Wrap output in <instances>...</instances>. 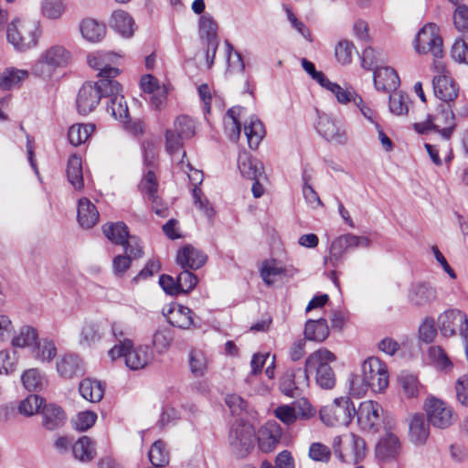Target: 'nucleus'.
Masks as SVG:
<instances>
[{"mask_svg": "<svg viewBox=\"0 0 468 468\" xmlns=\"http://www.w3.org/2000/svg\"><path fill=\"white\" fill-rule=\"evenodd\" d=\"M244 133L247 137L250 148L256 149L265 134L262 122L252 116L248 124L244 125Z\"/></svg>", "mask_w": 468, "mask_h": 468, "instance_id": "35", "label": "nucleus"}, {"mask_svg": "<svg viewBox=\"0 0 468 468\" xmlns=\"http://www.w3.org/2000/svg\"><path fill=\"white\" fill-rule=\"evenodd\" d=\"M434 68L438 73L432 79L435 97L441 101L454 102L459 95L457 82L450 76L441 61L434 60Z\"/></svg>", "mask_w": 468, "mask_h": 468, "instance_id": "9", "label": "nucleus"}, {"mask_svg": "<svg viewBox=\"0 0 468 468\" xmlns=\"http://www.w3.org/2000/svg\"><path fill=\"white\" fill-rule=\"evenodd\" d=\"M94 129L95 125L91 123L74 124L70 126L68 132V138L69 143L74 146H78L85 143Z\"/></svg>", "mask_w": 468, "mask_h": 468, "instance_id": "43", "label": "nucleus"}, {"mask_svg": "<svg viewBox=\"0 0 468 468\" xmlns=\"http://www.w3.org/2000/svg\"><path fill=\"white\" fill-rule=\"evenodd\" d=\"M172 130L181 137L190 139L195 135L196 126L193 119L186 115H181L176 119Z\"/></svg>", "mask_w": 468, "mask_h": 468, "instance_id": "50", "label": "nucleus"}, {"mask_svg": "<svg viewBox=\"0 0 468 468\" xmlns=\"http://www.w3.org/2000/svg\"><path fill=\"white\" fill-rule=\"evenodd\" d=\"M102 57V54L100 53L96 55H90L88 56V64L90 68L100 71L98 76L101 79L113 80L119 75L120 69L105 64Z\"/></svg>", "mask_w": 468, "mask_h": 468, "instance_id": "39", "label": "nucleus"}, {"mask_svg": "<svg viewBox=\"0 0 468 468\" xmlns=\"http://www.w3.org/2000/svg\"><path fill=\"white\" fill-rule=\"evenodd\" d=\"M237 162L238 168L243 177L256 179L264 176L263 164L257 158L252 157L250 153L240 152Z\"/></svg>", "mask_w": 468, "mask_h": 468, "instance_id": "22", "label": "nucleus"}, {"mask_svg": "<svg viewBox=\"0 0 468 468\" xmlns=\"http://www.w3.org/2000/svg\"><path fill=\"white\" fill-rule=\"evenodd\" d=\"M167 322L174 327L180 329H189L194 325L192 311L184 305L175 304L169 307L165 313L163 311Z\"/></svg>", "mask_w": 468, "mask_h": 468, "instance_id": "23", "label": "nucleus"}, {"mask_svg": "<svg viewBox=\"0 0 468 468\" xmlns=\"http://www.w3.org/2000/svg\"><path fill=\"white\" fill-rule=\"evenodd\" d=\"M77 218L82 228L90 229L99 221V212L94 204L88 198L82 197L78 203Z\"/></svg>", "mask_w": 468, "mask_h": 468, "instance_id": "26", "label": "nucleus"}, {"mask_svg": "<svg viewBox=\"0 0 468 468\" xmlns=\"http://www.w3.org/2000/svg\"><path fill=\"white\" fill-rule=\"evenodd\" d=\"M82 37L90 42L100 41L105 34V26L94 19H84L80 25Z\"/></svg>", "mask_w": 468, "mask_h": 468, "instance_id": "38", "label": "nucleus"}, {"mask_svg": "<svg viewBox=\"0 0 468 468\" xmlns=\"http://www.w3.org/2000/svg\"><path fill=\"white\" fill-rule=\"evenodd\" d=\"M309 457L315 462L327 463L331 457V450L321 442H313L309 448Z\"/></svg>", "mask_w": 468, "mask_h": 468, "instance_id": "60", "label": "nucleus"}, {"mask_svg": "<svg viewBox=\"0 0 468 468\" xmlns=\"http://www.w3.org/2000/svg\"><path fill=\"white\" fill-rule=\"evenodd\" d=\"M148 457L151 463L156 468H162L169 463V452L162 441H156L151 447Z\"/></svg>", "mask_w": 468, "mask_h": 468, "instance_id": "44", "label": "nucleus"}, {"mask_svg": "<svg viewBox=\"0 0 468 468\" xmlns=\"http://www.w3.org/2000/svg\"><path fill=\"white\" fill-rule=\"evenodd\" d=\"M140 186L142 188V192L147 197L148 200L153 203L157 201L158 196L156 193L158 189V183L154 168H148L141 181Z\"/></svg>", "mask_w": 468, "mask_h": 468, "instance_id": "46", "label": "nucleus"}, {"mask_svg": "<svg viewBox=\"0 0 468 468\" xmlns=\"http://www.w3.org/2000/svg\"><path fill=\"white\" fill-rule=\"evenodd\" d=\"M112 334L117 342L109 351L108 355L112 361L122 356L125 351L133 347V340L131 338L132 332L130 328L121 322L112 324Z\"/></svg>", "mask_w": 468, "mask_h": 468, "instance_id": "16", "label": "nucleus"}, {"mask_svg": "<svg viewBox=\"0 0 468 468\" xmlns=\"http://www.w3.org/2000/svg\"><path fill=\"white\" fill-rule=\"evenodd\" d=\"M43 402L44 399L41 397L36 394H31L20 402L18 410L21 414L32 416L40 409L42 410Z\"/></svg>", "mask_w": 468, "mask_h": 468, "instance_id": "54", "label": "nucleus"}, {"mask_svg": "<svg viewBox=\"0 0 468 468\" xmlns=\"http://www.w3.org/2000/svg\"><path fill=\"white\" fill-rule=\"evenodd\" d=\"M28 76L27 70L7 68L0 74V89L10 90L20 85Z\"/></svg>", "mask_w": 468, "mask_h": 468, "instance_id": "33", "label": "nucleus"}, {"mask_svg": "<svg viewBox=\"0 0 468 468\" xmlns=\"http://www.w3.org/2000/svg\"><path fill=\"white\" fill-rule=\"evenodd\" d=\"M329 335V327L324 318L309 319L305 323L304 338L310 341L323 342Z\"/></svg>", "mask_w": 468, "mask_h": 468, "instance_id": "28", "label": "nucleus"}, {"mask_svg": "<svg viewBox=\"0 0 468 468\" xmlns=\"http://www.w3.org/2000/svg\"><path fill=\"white\" fill-rule=\"evenodd\" d=\"M189 367L195 377H202L207 372V357L201 351L193 350L189 354Z\"/></svg>", "mask_w": 468, "mask_h": 468, "instance_id": "53", "label": "nucleus"}, {"mask_svg": "<svg viewBox=\"0 0 468 468\" xmlns=\"http://www.w3.org/2000/svg\"><path fill=\"white\" fill-rule=\"evenodd\" d=\"M438 327L445 337L455 335L457 331L462 335V330H468V317L461 310L449 309L439 315Z\"/></svg>", "mask_w": 468, "mask_h": 468, "instance_id": "12", "label": "nucleus"}, {"mask_svg": "<svg viewBox=\"0 0 468 468\" xmlns=\"http://www.w3.org/2000/svg\"><path fill=\"white\" fill-rule=\"evenodd\" d=\"M125 365L132 370L142 369L146 367L154 358L153 351L148 346H139L124 352Z\"/></svg>", "mask_w": 468, "mask_h": 468, "instance_id": "21", "label": "nucleus"}, {"mask_svg": "<svg viewBox=\"0 0 468 468\" xmlns=\"http://www.w3.org/2000/svg\"><path fill=\"white\" fill-rule=\"evenodd\" d=\"M41 415L42 424L48 431L62 427L66 421V415L62 408L53 403L44 405Z\"/></svg>", "mask_w": 468, "mask_h": 468, "instance_id": "25", "label": "nucleus"}, {"mask_svg": "<svg viewBox=\"0 0 468 468\" xmlns=\"http://www.w3.org/2000/svg\"><path fill=\"white\" fill-rule=\"evenodd\" d=\"M451 55L455 61L468 65V44L463 38L456 39Z\"/></svg>", "mask_w": 468, "mask_h": 468, "instance_id": "63", "label": "nucleus"}, {"mask_svg": "<svg viewBox=\"0 0 468 468\" xmlns=\"http://www.w3.org/2000/svg\"><path fill=\"white\" fill-rule=\"evenodd\" d=\"M317 133L328 142L344 144L347 141L346 133L337 122L325 113H318V122L315 125Z\"/></svg>", "mask_w": 468, "mask_h": 468, "instance_id": "17", "label": "nucleus"}, {"mask_svg": "<svg viewBox=\"0 0 468 468\" xmlns=\"http://www.w3.org/2000/svg\"><path fill=\"white\" fill-rule=\"evenodd\" d=\"M58 375L65 379L80 378L85 373L81 358L75 354H66L60 356L56 363Z\"/></svg>", "mask_w": 468, "mask_h": 468, "instance_id": "18", "label": "nucleus"}, {"mask_svg": "<svg viewBox=\"0 0 468 468\" xmlns=\"http://www.w3.org/2000/svg\"><path fill=\"white\" fill-rule=\"evenodd\" d=\"M455 391L459 403L468 407V375H463L457 379Z\"/></svg>", "mask_w": 468, "mask_h": 468, "instance_id": "64", "label": "nucleus"}, {"mask_svg": "<svg viewBox=\"0 0 468 468\" xmlns=\"http://www.w3.org/2000/svg\"><path fill=\"white\" fill-rule=\"evenodd\" d=\"M21 381L28 391H35L40 388L44 383V378L37 368L26 370L21 376Z\"/></svg>", "mask_w": 468, "mask_h": 468, "instance_id": "52", "label": "nucleus"}, {"mask_svg": "<svg viewBox=\"0 0 468 468\" xmlns=\"http://www.w3.org/2000/svg\"><path fill=\"white\" fill-rule=\"evenodd\" d=\"M174 335L170 328L157 329L153 335V346L159 354L165 353L171 346Z\"/></svg>", "mask_w": 468, "mask_h": 468, "instance_id": "49", "label": "nucleus"}, {"mask_svg": "<svg viewBox=\"0 0 468 468\" xmlns=\"http://www.w3.org/2000/svg\"><path fill=\"white\" fill-rule=\"evenodd\" d=\"M241 110L242 108L239 106L229 109L224 119L225 131L232 142H237L240 136L241 123L239 115Z\"/></svg>", "mask_w": 468, "mask_h": 468, "instance_id": "31", "label": "nucleus"}, {"mask_svg": "<svg viewBox=\"0 0 468 468\" xmlns=\"http://www.w3.org/2000/svg\"><path fill=\"white\" fill-rule=\"evenodd\" d=\"M63 11L64 5L61 0H43L42 2V13L48 18H58Z\"/></svg>", "mask_w": 468, "mask_h": 468, "instance_id": "61", "label": "nucleus"}, {"mask_svg": "<svg viewBox=\"0 0 468 468\" xmlns=\"http://www.w3.org/2000/svg\"><path fill=\"white\" fill-rule=\"evenodd\" d=\"M379 404L372 400L361 402L355 416L363 431L376 432L380 421Z\"/></svg>", "mask_w": 468, "mask_h": 468, "instance_id": "15", "label": "nucleus"}, {"mask_svg": "<svg viewBox=\"0 0 468 468\" xmlns=\"http://www.w3.org/2000/svg\"><path fill=\"white\" fill-rule=\"evenodd\" d=\"M335 359V354L325 348L311 353L306 358L308 369H313L315 382L323 389H332L335 385V374L330 366Z\"/></svg>", "mask_w": 468, "mask_h": 468, "instance_id": "2", "label": "nucleus"}, {"mask_svg": "<svg viewBox=\"0 0 468 468\" xmlns=\"http://www.w3.org/2000/svg\"><path fill=\"white\" fill-rule=\"evenodd\" d=\"M409 303L418 308L431 305L437 300V290L429 282H412L408 290Z\"/></svg>", "mask_w": 468, "mask_h": 468, "instance_id": "14", "label": "nucleus"}, {"mask_svg": "<svg viewBox=\"0 0 468 468\" xmlns=\"http://www.w3.org/2000/svg\"><path fill=\"white\" fill-rule=\"evenodd\" d=\"M427 420L438 429H446L453 422L452 409L444 401L435 397L427 398L424 403Z\"/></svg>", "mask_w": 468, "mask_h": 468, "instance_id": "10", "label": "nucleus"}, {"mask_svg": "<svg viewBox=\"0 0 468 468\" xmlns=\"http://www.w3.org/2000/svg\"><path fill=\"white\" fill-rule=\"evenodd\" d=\"M122 90L121 84L109 79H100L98 82L84 83L79 90L76 104L78 112L81 115H87L91 112L98 105L102 97L112 94Z\"/></svg>", "mask_w": 468, "mask_h": 468, "instance_id": "1", "label": "nucleus"}, {"mask_svg": "<svg viewBox=\"0 0 468 468\" xmlns=\"http://www.w3.org/2000/svg\"><path fill=\"white\" fill-rule=\"evenodd\" d=\"M69 59L70 53L64 47L52 46L39 56L32 68V72L42 79L50 78L56 69L66 67Z\"/></svg>", "mask_w": 468, "mask_h": 468, "instance_id": "5", "label": "nucleus"}, {"mask_svg": "<svg viewBox=\"0 0 468 468\" xmlns=\"http://www.w3.org/2000/svg\"><path fill=\"white\" fill-rule=\"evenodd\" d=\"M280 390L282 394L290 398H295L300 395L295 382V369L288 368L280 379Z\"/></svg>", "mask_w": 468, "mask_h": 468, "instance_id": "48", "label": "nucleus"}, {"mask_svg": "<svg viewBox=\"0 0 468 468\" xmlns=\"http://www.w3.org/2000/svg\"><path fill=\"white\" fill-rule=\"evenodd\" d=\"M120 90L108 94L107 97L110 98L106 111L111 113V115L121 122H126L129 118V110L127 103L124 100V97L120 94Z\"/></svg>", "mask_w": 468, "mask_h": 468, "instance_id": "29", "label": "nucleus"}, {"mask_svg": "<svg viewBox=\"0 0 468 468\" xmlns=\"http://www.w3.org/2000/svg\"><path fill=\"white\" fill-rule=\"evenodd\" d=\"M199 35L206 42L219 40L218 24L208 13L203 14L199 18Z\"/></svg>", "mask_w": 468, "mask_h": 468, "instance_id": "42", "label": "nucleus"}, {"mask_svg": "<svg viewBox=\"0 0 468 468\" xmlns=\"http://www.w3.org/2000/svg\"><path fill=\"white\" fill-rule=\"evenodd\" d=\"M36 32V25L16 19L7 27V40L16 50L24 52L37 45Z\"/></svg>", "mask_w": 468, "mask_h": 468, "instance_id": "8", "label": "nucleus"}, {"mask_svg": "<svg viewBox=\"0 0 468 468\" xmlns=\"http://www.w3.org/2000/svg\"><path fill=\"white\" fill-rule=\"evenodd\" d=\"M112 27L124 37H131L133 33V20L128 13L115 11L112 16Z\"/></svg>", "mask_w": 468, "mask_h": 468, "instance_id": "40", "label": "nucleus"}, {"mask_svg": "<svg viewBox=\"0 0 468 468\" xmlns=\"http://www.w3.org/2000/svg\"><path fill=\"white\" fill-rule=\"evenodd\" d=\"M79 391L86 400L90 402L101 401L104 394L101 383L89 378H85L80 383Z\"/></svg>", "mask_w": 468, "mask_h": 468, "instance_id": "36", "label": "nucleus"}, {"mask_svg": "<svg viewBox=\"0 0 468 468\" xmlns=\"http://www.w3.org/2000/svg\"><path fill=\"white\" fill-rule=\"evenodd\" d=\"M453 104L454 102L441 101L436 107V112L429 114L433 122L439 125L438 133L446 141L450 140L456 128Z\"/></svg>", "mask_w": 468, "mask_h": 468, "instance_id": "13", "label": "nucleus"}, {"mask_svg": "<svg viewBox=\"0 0 468 468\" xmlns=\"http://www.w3.org/2000/svg\"><path fill=\"white\" fill-rule=\"evenodd\" d=\"M430 424L425 416L416 413L409 419V438L415 445H424L430 435Z\"/></svg>", "mask_w": 468, "mask_h": 468, "instance_id": "19", "label": "nucleus"}, {"mask_svg": "<svg viewBox=\"0 0 468 468\" xmlns=\"http://www.w3.org/2000/svg\"><path fill=\"white\" fill-rule=\"evenodd\" d=\"M361 371L367 383L371 384V390L382 392L388 385V373L386 365L378 357L371 356L366 359Z\"/></svg>", "mask_w": 468, "mask_h": 468, "instance_id": "11", "label": "nucleus"}, {"mask_svg": "<svg viewBox=\"0 0 468 468\" xmlns=\"http://www.w3.org/2000/svg\"><path fill=\"white\" fill-rule=\"evenodd\" d=\"M38 340V334L36 328L30 325H24L20 328L17 335L12 339V346L15 347H31Z\"/></svg>", "mask_w": 468, "mask_h": 468, "instance_id": "41", "label": "nucleus"}, {"mask_svg": "<svg viewBox=\"0 0 468 468\" xmlns=\"http://www.w3.org/2000/svg\"><path fill=\"white\" fill-rule=\"evenodd\" d=\"M207 260V255L192 245L184 246L178 250L176 256V262L186 270H197L206 263Z\"/></svg>", "mask_w": 468, "mask_h": 468, "instance_id": "20", "label": "nucleus"}, {"mask_svg": "<svg viewBox=\"0 0 468 468\" xmlns=\"http://www.w3.org/2000/svg\"><path fill=\"white\" fill-rule=\"evenodd\" d=\"M348 250L344 235L336 238L330 247V262L335 266L341 260L343 254Z\"/></svg>", "mask_w": 468, "mask_h": 468, "instance_id": "59", "label": "nucleus"}, {"mask_svg": "<svg viewBox=\"0 0 468 468\" xmlns=\"http://www.w3.org/2000/svg\"><path fill=\"white\" fill-rule=\"evenodd\" d=\"M413 44L416 52L419 54L431 52L435 58V60L443 56V41L436 24L429 23L420 28Z\"/></svg>", "mask_w": 468, "mask_h": 468, "instance_id": "7", "label": "nucleus"}, {"mask_svg": "<svg viewBox=\"0 0 468 468\" xmlns=\"http://www.w3.org/2000/svg\"><path fill=\"white\" fill-rule=\"evenodd\" d=\"M186 138L181 137L172 129L165 132V149L166 152L175 159L183 147V141Z\"/></svg>", "mask_w": 468, "mask_h": 468, "instance_id": "56", "label": "nucleus"}, {"mask_svg": "<svg viewBox=\"0 0 468 468\" xmlns=\"http://www.w3.org/2000/svg\"><path fill=\"white\" fill-rule=\"evenodd\" d=\"M453 24L458 31L468 32V5H457L453 14Z\"/></svg>", "mask_w": 468, "mask_h": 468, "instance_id": "62", "label": "nucleus"}, {"mask_svg": "<svg viewBox=\"0 0 468 468\" xmlns=\"http://www.w3.org/2000/svg\"><path fill=\"white\" fill-rule=\"evenodd\" d=\"M400 450V442L397 435L388 432L377 444L376 454L380 460L395 458Z\"/></svg>", "mask_w": 468, "mask_h": 468, "instance_id": "27", "label": "nucleus"}, {"mask_svg": "<svg viewBox=\"0 0 468 468\" xmlns=\"http://www.w3.org/2000/svg\"><path fill=\"white\" fill-rule=\"evenodd\" d=\"M32 356L41 362H50L57 355V348L52 340L38 339L31 349Z\"/></svg>", "mask_w": 468, "mask_h": 468, "instance_id": "34", "label": "nucleus"}, {"mask_svg": "<svg viewBox=\"0 0 468 468\" xmlns=\"http://www.w3.org/2000/svg\"><path fill=\"white\" fill-rule=\"evenodd\" d=\"M355 46L348 40L340 41L335 49V58L343 65L349 64L352 61Z\"/></svg>", "mask_w": 468, "mask_h": 468, "instance_id": "57", "label": "nucleus"}, {"mask_svg": "<svg viewBox=\"0 0 468 468\" xmlns=\"http://www.w3.org/2000/svg\"><path fill=\"white\" fill-rule=\"evenodd\" d=\"M67 177L75 189H81L84 186L81 159L72 155L68 160Z\"/></svg>", "mask_w": 468, "mask_h": 468, "instance_id": "37", "label": "nucleus"}, {"mask_svg": "<svg viewBox=\"0 0 468 468\" xmlns=\"http://www.w3.org/2000/svg\"><path fill=\"white\" fill-rule=\"evenodd\" d=\"M104 236L112 243L122 245L124 253L137 260L144 254L139 238L129 234L128 227L122 221L106 223L102 226Z\"/></svg>", "mask_w": 468, "mask_h": 468, "instance_id": "3", "label": "nucleus"}, {"mask_svg": "<svg viewBox=\"0 0 468 468\" xmlns=\"http://www.w3.org/2000/svg\"><path fill=\"white\" fill-rule=\"evenodd\" d=\"M105 326L98 322H86L80 330V343L90 346L99 342L105 335Z\"/></svg>", "mask_w": 468, "mask_h": 468, "instance_id": "30", "label": "nucleus"}, {"mask_svg": "<svg viewBox=\"0 0 468 468\" xmlns=\"http://www.w3.org/2000/svg\"><path fill=\"white\" fill-rule=\"evenodd\" d=\"M71 452L75 459L90 462L96 454L94 442L88 436H82L73 443Z\"/></svg>", "mask_w": 468, "mask_h": 468, "instance_id": "32", "label": "nucleus"}, {"mask_svg": "<svg viewBox=\"0 0 468 468\" xmlns=\"http://www.w3.org/2000/svg\"><path fill=\"white\" fill-rule=\"evenodd\" d=\"M429 356L440 370L448 372L453 367L444 349L440 346H432L429 348Z\"/></svg>", "mask_w": 468, "mask_h": 468, "instance_id": "47", "label": "nucleus"}, {"mask_svg": "<svg viewBox=\"0 0 468 468\" xmlns=\"http://www.w3.org/2000/svg\"><path fill=\"white\" fill-rule=\"evenodd\" d=\"M374 84L378 90L390 91L399 85L396 70L389 67H378L374 70Z\"/></svg>", "mask_w": 468, "mask_h": 468, "instance_id": "24", "label": "nucleus"}, {"mask_svg": "<svg viewBox=\"0 0 468 468\" xmlns=\"http://www.w3.org/2000/svg\"><path fill=\"white\" fill-rule=\"evenodd\" d=\"M178 294L187 293L193 290L197 283V276L186 269H184L176 278Z\"/></svg>", "mask_w": 468, "mask_h": 468, "instance_id": "55", "label": "nucleus"}, {"mask_svg": "<svg viewBox=\"0 0 468 468\" xmlns=\"http://www.w3.org/2000/svg\"><path fill=\"white\" fill-rule=\"evenodd\" d=\"M399 381L402 387L405 395L408 398L418 397L423 390L418 378L410 373H401Z\"/></svg>", "mask_w": 468, "mask_h": 468, "instance_id": "45", "label": "nucleus"}, {"mask_svg": "<svg viewBox=\"0 0 468 468\" xmlns=\"http://www.w3.org/2000/svg\"><path fill=\"white\" fill-rule=\"evenodd\" d=\"M255 441V430L250 422L239 420L231 425L229 444L236 457H246L254 448Z\"/></svg>", "mask_w": 468, "mask_h": 468, "instance_id": "4", "label": "nucleus"}, {"mask_svg": "<svg viewBox=\"0 0 468 468\" xmlns=\"http://www.w3.org/2000/svg\"><path fill=\"white\" fill-rule=\"evenodd\" d=\"M349 392L353 397L360 398L367 393L370 388L371 384L367 383L364 375L361 374H351L349 377Z\"/></svg>", "mask_w": 468, "mask_h": 468, "instance_id": "51", "label": "nucleus"}, {"mask_svg": "<svg viewBox=\"0 0 468 468\" xmlns=\"http://www.w3.org/2000/svg\"><path fill=\"white\" fill-rule=\"evenodd\" d=\"M356 414V408L348 397L335 399L332 404L323 407L321 420L327 426H347Z\"/></svg>", "mask_w": 468, "mask_h": 468, "instance_id": "6", "label": "nucleus"}, {"mask_svg": "<svg viewBox=\"0 0 468 468\" xmlns=\"http://www.w3.org/2000/svg\"><path fill=\"white\" fill-rule=\"evenodd\" d=\"M17 358L15 351H0V374H11L16 369Z\"/></svg>", "mask_w": 468, "mask_h": 468, "instance_id": "58", "label": "nucleus"}]
</instances>
